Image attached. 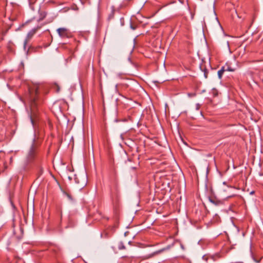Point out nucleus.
Returning a JSON list of instances; mask_svg holds the SVG:
<instances>
[{
    "mask_svg": "<svg viewBox=\"0 0 263 263\" xmlns=\"http://www.w3.org/2000/svg\"><path fill=\"white\" fill-rule=\"evenodd\" d=\"M39 86L34 85L31 88H29V93L30 96V100L32 104H35L36 96L39 93Z\"/></svg>",
    "mask_w": 263,
    "mask_h": 263,
    "instance_id": "1",
    "label": "nucleus"
},
{
    "mask_svg": "<svg viewBox=\"0 0 263 263\" xmlns=\"http://www.w3.org/2000/svg\"><path fill=\"white\" fill-rule=\"evenodd\" d=\"M227 46H228L229 49H230L229 42H227Z\"/></svg>",
    "mask_w": 263,
    "mask_h": 263,
    "instance_id": "13",
    "label": "nucleus"
},
{
    "mask_svg": "<svg viewBox=\"0 0 263 263\" xmlns=\"http://www.w3.org/2000/svg\"><path fill=\"white\" fill-rule=\"evenodd\" d=\"M120 137H121V138L122 139H123V135H122V134L120 135Z\"/></svg>",
    "mask_w": 263,
    "mask_h": 263,
    "instance_id": "14",
    "label": "nucleus"
},
{
    "mask_svg": "<svg viewBox=\"0 0 263 263\" xmlns=\"http://www.w3.org/2000/svg\"><path fill=\"white\" fill-rule=\"evenodd\" d=\"M115 89H116V91L117 92H118V85L116 84V86H115Z\"/></svg>",
    "mask_w": 263,
    "mask_h": 263,
    "instance_id": "11",
    "label": "nucleus"
},
{
    "mask_svg": "<svg viewBox=\"0 0 263 263\" xmlns=\"http://www.w3.org/2000/svg\"><path fill=\"white\" fill-rule=\"evenodd\" d=\"M131 27L133 29H135L134 27H133L132 26H131Z\"/></svg>",
    "mask_w": 263,
    "mask_h": 263,
    "instance_id": "17",
    "label": "nucleus"
},
{
    "mask_svg": "<svg viewBox=\"0 0 263 263\" xmlns=\"http://www.w3.org/2000/svg\"><path fill=\"white\" fill-rule=\"evenodd\" d=\"M210 201L213 202V203H214V202L212 199H210Z\"/></svg>",
    "mask_w": 263,
    "mask_h": 263,
    "instance_id": "15",
    "label": "nucleus"
},
{
    "mask_svg": "<svg viewBox=\"0 0 263 263\" xmlns=\"http://www.w3.org/2000/svg\"><path fill=\"white\" fill-rule=\"evenodd\" d=\"M254 193H255V192H254V191H251V192H250V194L251 195H253V194H254Z\"/></svg>",
    "mask_w": 263,
    "mask_h": 263,
    "instance_id": "12",
    "label": "nucleus"
},
{
    "mask_svg": "<svg viewBox=\"0 0 263 263\" xmlns=\"http://www.w3.org/2000/svg\"><path fill=\"white\" fill-rule=\"evenodd\" d=\"M64 194L66 196V197L68 198V199L71 201L73 200L71 195L68 193H64Z\"/></svg>",
    "mask_w": 263,
    "mask_h": 263,
    "instance_id": "7",
    "label": "nucleus"
},
{
    "mask_svg": "<svg viewBox=\"0 0 263 263\" xmlns=\"http://www.w3.org/2000/svg\"><path fill=\"white\" fill-rule=\"evenodd\" d=\"M225 71L224 68L222 67L218 71V76L219 79H221L224 71Z\"/></svg>",
    "mask_w": 263,
    "mask_h": 263,
    "instance_id": "5",
    "label": "nucleus"
},
{
    "mask_svg": "<svg viewBox=\"0 0 263 263\" xmlns=\"http://www.w3.org/2000/svg\"><path fill=\"white\" fill-rule=\"evenodd\" d=\"M118 248L119 250H123V249H125V247L124 246V245L122 242H120L118 243Z\"/></svg>",
    "mask_w": 263,
    "mask_h": 263,
    "instance_id": "6",
    "label": "nucleus"
},
{
    "mask_svg": "<svg viewBox=\"0 0 263 263\" xmlns=\"http://www.w3.org/2000/svg\"><path fill=\"white\" fill-rule=\"evenodd\" d=\"M12 161V158H10V161L11 162Z\"/></svg>",
    "mask_w": 263,
    "mask_h": 263,
    "instance_id": "16",
    "label": "nucleus"
},
{
    "mask_svg": "<svg viewBox=\"0 0 263 263\" xmlns=\"http://www.w3.org/2000/svg\"><path fill=\"white\" fill-rule=\"evenodd\" d=\"M57 32L59 36L61 37H65L68 36V30L66 28H59L57 30Z\"/></svg>",
    "mask_w": 263,
    "mask_h": 263,
    "instance_id": "4",
    "label": "nucleus"
},
{
    "mask_svg": "<svg viewBox=\"0 0 263 263\" xmlns=\"http://www.w3.org/2000/svg\"><path fill=\"white\" fill-rule=\"evenodd\" d=\"M114 12H115V11L114 9H112L111 10V13L109 14V19H111L113 17H114Z\"/></svg>",
    "mask_w": 263,
    "mask_h": 263,
    "instance_id": "8",
    "label": "nucleus"
},
{
    "mask_svg": "<svg viewBox=\"0 0 263 263\" xmlns=\"http://www.w3.org/2000/svg\"><path fill=\"white\" fill-rule=\"evenodd\" d=\"M180 247H181V248L183 250H185V248H184V245H183L181 242H180Z\"/></svg>",
    "mask_w": 263,
    "mask_h": 263,
    "instance_id": "10",
    "label": "nucleus"
},
{
    "mask_svg": "<svg viewBox=\"0 0 263 263\" xmlns=\"http://www.w3.org/2000/svg\"><path fill=\"white\" fill-rule=\"evenodd\" d=\"M38 29H39V27H36V28L32 29L28 33V34L26 37V39L24 42L23 47H24V49L25 51H26L27 52H28V50H29L28 49L27 50V43L32 39V37L34 35V34L36 33V32Z\"/></svg>",
    "mask_w": 263,
    "mask_h": 263,
    "instance_id": "2",
    "label": "nucleus"
},
{
    "mask_svg": "<svg viewBox=\"0 0 263 263\" xmlns=\"http://www.w3.org/2000/svg\"><path fill=\"white\" fill-rule=\"evenodd\" d=\"M227 70L229 71H234L235 69L230 67H228V68L227 69Z\"/></svg>",
    "mask_w": 263,
    "mask_h": 263,
    "instance_id": "9",
    "label": "nucleus"
},
{
    "mask_svg": "<svg viewBox=\"0 0 263 263\" xmlns=\"http://www.w3.org/2000/svg\"><path fill=\"white\" fill-rule=\"evenodd\" d=\"M35 154V148L34 144H32L27 157V160L29 162L31 161L34 158Z\"/></svg>",
    "mask_w": 263,
    "mask_h": 263,
    "instance_id": "3",
    "label": "nucleus"
}]
</instances>
